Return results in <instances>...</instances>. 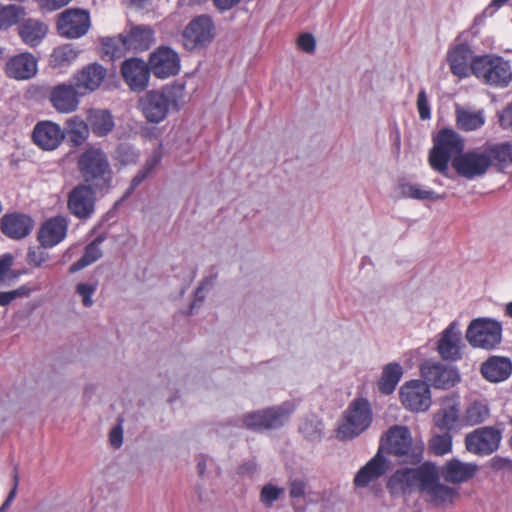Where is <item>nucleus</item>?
<instances>
[{
	"instance_id": "obj_1",
	"label": "nucleus",
	"mask_w": 512,
	"mask_h": 512,
	"mask_svg": "<svg viewBox=\"0 0 512 512\" xmlns=\"http://www.w3.org/2000/svg\"><path fill=\"white\" fill-rule=\"evenodd\" d=\"M76 164L81 183L96 188L100 193H107L113 187L114 171L101 148H86L79 154Z\"/></svg>"
},
{
	"instance_id": "obj_2",
	"label": "nucleus",
	"mask_w": 512,
	"mask_h": 512,
	"mask_svg": "<svg viewBox=\"0 0 512 512\" xmlns=\"http://www.w3.org/2000/svg\"><path fill=\"white\" fill-rule=\"evenodd\" d=\"M378 452L392 455L403 464L418 465L423 460L424 443L413 439L406 426L394 425L382 435Z\"/></svg>"
},
{
	"instance_id": "obj_3",
	"label": "nucleus",
	"mask_w": 512,
	"mask_h": 512,
	"mask_svg": "<svg viewBox=\"0 0 512 512\" xmlns=\"http://www.w3.org/2000/svg\"><path fill=\"white\" fill-rule=\"evenodd\" d=\"M182 91L180 85H167L161 90L148 91L140 98L139 108L148 122L158 124L167 117L171 108H175Z\"/></svg>"
},
{
	"instance_id": "obj_4",
	"label": "nucleus",
	"mask_w": 512,
	"mask_h": 512,
	"mask_svg": "<svg viewBox=\"0 0 512 512\" xmlns=\"http://www.w3.org/2000/svg\"><path fill=\"white\" fill-rule=\"evenodd\" d=\"M471 72L482 83L494 87H506L512 81L510 62L493 54L474 57Z\"/></svg>"
},
{
	"instance_id": "obj_5",
	"label": "nucleus",
	"mask_w": 512,
	"mask_h": 512,
	"mask_svg": "<svg viewBox=\"0 0 512 512\" xmlns=\"http://www.w3.org/2000/svg\"><path fill=\"white\" fill-rule=\"evenodd\" d=\"M463 149V140L455 131L442 129L430 151L429 164L435 171L448 176L450 159L462 154Z\"/></svg>"
},
{
	"instance_id": "obj_6",
	"label": "nucleus",
	"mask_w": 512,
	"mask_h": 512,
	"mask_svg": "<svg viewBox=\"0 0 512 512\" xmlns=\"http://www.w3.org/2000/svg\"><path fill=\"white\" fill-rule=\"evenodd\" d=\"M372 409L368 400L354 399L346 409L337 429L340 439H353L364 432L372 422Z\"/></svg>"
},
{
	"instance_id": "obj_7",
	"label": "nucleus",
	"mask_w": 512,
	"mask_h": 512,
	"mask_svg": "<svg viewBox=\"0 0 512 512\" xmlns=\"http://www.w3.org/2000/svg\"><path fill=\"white\" fill-rule=\"evenodd\" d=\"M153 30L147 26H135L128 35L119 34L104 45L115 58L122 57L127 51H145L154 42Z\"/></svg>"
},
{
	"instance_id": "obj_8",
	"label": "nucleus",
	"mask_w": 512,
	"mask_h": 512,
	"mask_svg": "<svg viewBox=\"0 0 512 512\" xmlns=\"http://www.w3.org/2000/svg\"><path fill=\"white\" fill-rule=\"evenodd\" d=\"M215 37V25L211 16L202 14L194 17L182 33L183 45L188 51L208 46Z\"/></svg>"
},
{
	"instance_id": "obj_9",
	"label": "nucleus",
	"mask_w": 512,
	"mask_h": 512,
	"mask_svg": "<svg viewBox=\"0 0 512 512\" xmlns=\"http://www.w3.org/2000/svg\"><path fill=\"white\" fill-rule=\"evenodd\" d=\"M291 413L292 410L284 405L274 406L247 413L242 422L247 429L255 431L277 429L288 421Z\"/></svg>"
},
{
	"instance_id": "obj_10",
	"label": "nucleus",
	"mask_w": 512,
	"mask_h": 512,
	"mask_svg": "<svg viewBox=\"0 0 512 512\" xmlns=\"http://www.w3.org/2000/svg\"><path fill=\"white\" fill-rule=\"evenodd\" d=\"M491 166V159L484 151L472 150L452 159V167L462 177L473 179L483 176Z\"/></svg>"
},
{
	"instance_id": "obj_11",
	"label": "nucleus",
	"mask_w": 512,
	"mask_h": 512,
	"mask_svg": "<svg viewBox=\"0 0 512 512\" xmlns=\"http://www.w3.org/2000/svg\"><path fill=\"white\" fill-rule=\"evenodd\" d=\"M420 374L424 382L438 389H449L460 380L456 369L433 360H426L420 365Z\"/></svg>"
},
{
	"instance_id": "obj_12",
	"label": "nucleus",
	"mask_w": 512,
	"mask_h": 512,
	"mask_svg": "<svg viewBox=\"0 0 512 512\" xmlns=\"http://www.w3.org/2000/svg\"><path fill=\"white\" fill-rule=\"evenodd\" d=\"M96 188L79 183L68 194L67 206L72 215L79 219L90 218L95 211Z\"/></svg>"
},
{
	"instance_id": "obj_13",
	"label": "nucleus",
	"mask_w": 512,
	"mask_h": 512,
	"mask_svg": "<svg viewBox=\"0 0 512 512\" xmlns=\"http://www.w3.org/2000/svg\"><path fill=\"white\" fill-rule=\"evenodd\" d=\"M501 322H470L466 331L468 342L478 348L492 349L501 341Z\"/></svg>"
},
{
	"instance_id": "obj_14",
	"label": "nucleus",
	"mask_w": 512,
	"mask_h": 512,
	"mask_svg": "<svg viewBox=\"0 0 512 512\" xmlns=\"http://www.w3.org/2000/svg\"><path fill=\"white\" fill-rule=\"evenodd\" d=\"M403 406L414 412L426 411L431 405L429 385L421 380H411L400 388Z\"/></svg>"
},
{
	"instance_id": "obj_15",
	"label": "nucleus",
	"mask_w": 512,
	"mask_h": 512,
	"mask_svg": "<svg viewBox=\"0 0 512 512\" xmlns=\"http://www.w3.org/2000/svg\"><path fill=\"white\" fill-rule=\"evenodd\" d=\"M90 27L88 12L81 9H67L59 15L57 29L61 36L69 39L85 35Z\"/></svg>"
},
{
	"instance_id": "obj_16",
	"label": "nucleus",
	"mask_w": 512,
	"mask_h": 512,
	"mask_svg": "<svg viewBox=\"0 0 512 512\" xmlns=\"http://www.w3.org/2000/svg\"><path fill=\"white\" fill-rule=\"evenodd\" d=\"M501 441V433L492 427H481L465 438L466 449L476 455H489L496 451Z\"/></svg>"
},
{
	"instance_id": "obj_17",
	"label": "nucleus",
	"mask_w": 512,
	"mask_h": 512,
	"mask_svg": "<svg viewBox=\"0 0 512 512\" xmlns=\"http://www.w3.org/2000/svg\"><path fill=\"white\" fill-rule=\"evenodd\" d=\"M150 71L161 79L174 76L180 69L178 54L169 47H161L155 51L149 60Z\"/></svg>"
},
{
	"instance_id": "obj_18",
	"label": "nucleus",
	"mask_w": 512,
	"mask_h": 512,
	"mask_svg": "<svg viewBox=\"0 0 512 512\" xmlns=\"http://www.w3.org/2000/svg\"><path fill=\"white\" fill-rule=\"evenodd\" d=\"M106 76V68L99 63H90L73 75L72 82L81 94L86 95L97 90Z\"/></svg>"
},
{
	"instance_id": "obj_19",
	"label": "nucleus",
	"mask_w": 512,
	"mask_h": 512,
	"mask_svg": "<svg viewBox=\"0 0 512 512\" xmlns=\"http://www.w3.org/2000/svg\"><path fill=\"white\" fill-rule=\"evenodd\" d=\"M150 72L148 64L138 58L124 61L121 67L123 78L133 91H143L147 87Z\"/></svg>"
},
{
	"instance_id": "obj_20",
	"label": "nucleus",
	"mask_w": 512,
	"mask_h": 512,
	"mask_svg": "<svg viewBox=\"0 0 512 512\" xmlns=\"http://www.w3.org/2000/svg\"><path fill=\"white\" fill-rule=\"evenodd\" d=\"M80 96L84 95L78 91L74 83H63L52 88L49 99L58 112L71 113L78 108Z\"/></svg>"
},
{
	"instance_id": "obj_21",
	"label": "nucleus",
	"mask_w": 512,
	"mask_h": 512,
	"mask_svg": "<svg viewBox=\"0 0 512 512\" xmlns=\"http://www.w3.org/2000/svg\"><path fill=\"white\" fill-rule=\"evenodd\" d=\"M478 471L475 463H464L456 458L448 460L440 469L439 477L452 484H460L471 480Z\"/></svg>"
},
{
	"instance_id": "obj_22",
	"label": "nucleus",
	"mask_w": 512,
	"mask_h": 512,
	"mask_svg": "<svg viewBox=\"0 0 512 512\" xmlns=\"http://www.w3.org/2000/svg\"><path fill=\"white\" fill-rule=\"evenodd\" d=\"M68 222L62 216H56L43 223L39 232L38 240L44 248H51L60 243L67 234Z\"/></svg>"
},
{
	"instance_id": "obj_23",
	"label": "nucleus",
	"mask_w": 512,
	"mask_h": 512,
	"mask_svg": "<svg viewBox=\"0 0 512 512\" xmlns=\"http://www.w3.org/2000/svg\"><path fill=\"white\" fill-rule=\"evenodd\" d=\"M32 137L34 143L43 150H54L64 139V133L59 125L43 121L34 127Z\"/></svg>"
},
{
	"instance_id": "obj_24",
	"label": "nucleus",
	"mask_w": 512,
	"mask_h": 512,
	"mask_svg": "<svg viewBox=\"0 0 512 512\" xmlns=\"http://www.w3.org/2000/svg\"><path fill=\"white\" fill-rule=\"evenodd\" d=\"M8 77L16 80H27L37 73V60L30 53H21L11 57L5 66Z\"/></svg>"
},
{
	"instance_id": "obj_25",
	"label": "nucleus",
	"mask_w": 512,
	"mask_h": 512,
	"mask_svg": "<svg viewBox=\"0 0 512 512\" xmlns=\"http://www.w3.org/2000/svg\"><path fill=\"white\" fill-rule=\"evenodd\" d=\"M389 468V461L377 451L375 456L369 460L355 475L354 485L366 487L370 482L382 477Z\"/></svg>"
},
{
	"instance_id": "obj_26",
	"label": "nucleus",
	"mask_w": 512,
	"mask_h": 512,
	"mask_svg": "<svg viewBox=\"0 0 512 512\" xmlns=\"http://www.w3.org/2000/svg\"><path fill=\"white\" fill-rule=\"evenodd\" d=\"M461 344V332L456 328V323L451 322L438 342V352L444 359L456 361L462 356Z\"/></svg>"
},
{
	"instance_id": "obj_27",
	"label": "nucleus",
	"mask_w": 512,
	"mask_h": 512,
	"mask_svg": "<svg viewBox=\"0 0 512 512\" xmlns=\"http://www.w3.org/2000/svg\"><path fill=\"white\" fill-rule=\"evenodd\" d=\"M33 220L24 214H9L1 218V231L12 239H22L30 234Z\"/></svg>"
},
{
	"instance_id": "obj_28",
	"label": "nucleus",
	"mask_w": 512,
	"mask_h": 512,
	"mask_svg": "<svg viewBox=\"0 0 512 512\" xmlns=\"http://www.w3.org/2000/svg\"><path fill=\"white\" fill-rule=\"evenodd\" d=\"M434 424L442 431L450 432L458 427L459 400L458 397H448L443 407L434 415Z\"/></svg>"
},
{
	"instance_id": "obj_29",
	"label": "nucleus",
	"mask_w": 512,
	"mask_h": 512,
	"mask_svg": "<svg viewBox=\"0 0 512 512\" xmlns=\"http://www.w3.org/2000/svg\"><path fill=\"white\" fill-rule=\"evenodd\" d=\"M481 373L490 382H501L512 374V362L507 357L491 356L481 365Z\"/></svg>"
},
{
	"instance_id": "obj_30",
	"label": "nucleus",
	"mask_w": 512,
	"mask_h": 512,
	"mask_svg": "<svg viewBox=\"0 0 512 512\" xmlns=\"http://www.w3.org/2000/svg\"><path fill=\"white\" fill-rule=\"evenodd\" d=\"M473 59L472 51L467 45H457L448 55L451 72L460 78L468 76Z\"/></svg>"
},
{
	"instance_id": "obj_31",
	"label": "nucleus",
	"mask_w": 512,
	"mask_h": 512,
	"mask_svg": "<svg viewBox=\"0 0 512 512\" xmlns=\"http://www.w3.org/2000/svg\"><path fill=\"white\" fill-rule=\"evenodd\" d=\"M411 468L397 469L387 481V489L392 495H411L415 493Z\"/></svg>"
},
{
	"instance_id": "obj_32",
	"label": "nucleus",
	"mask_w": 512,
	"mask_h": 512,
	"mask_svg": "<svg viewBox=\"0 0 512 512\" xmlns=\"http://www.w3.org/2000/svg\"><path fill=\"white\" fill-rule=\"evenodd\" d=\"M411 469L413 471L415 492L426 494L432 484L439 480V468L433 462L426 461Z\"/></svg>"
},
{
	"instance_id": "obj_33",
	"label": "nucleus",
	"mask_w": 512,
	"mask_h": 512,
	"mask_svg": "<svg viewBox=\"0 0 512 512\" xmlns=\"http://www.w3.org/2000/svg\"><path fill=\"white\" fill-rule=\"evenodd\" d=\"M88 123L93 134L98 137H103L109 134L115 125L111 113L107 110L101 109L90 110Z\"/></svg>"
},
{
	"instance_id": "obj_34",
	"label": "nucleus",
	"mask_w": 512,
	"mask_h": 512,
	"mask_svg": "<svg viewBox=\"0 0 512 512\" xmlns=\"http://www.w3.org/2000/svg\"><path fill=\"white\" fill-rule=\"evenodd\" d=\"M402 376L403 369L399 363H388L383 367L381 377L378 380L379 391L385 395L393 393Z\"/></svg>"
},
{
	"instance_id": "obj_35",
	"label": "nucleus",
	"mask_w": 512,
	"mask_h": 512,
	"mask_svg": "<svg viewBox=\"0 0 512 512\" xmlns=\"http://www.w3.org/2000/svg\"><path fill=\"white\" fill-rule=\"evenodd\" d=\"M47 26L40 21L29 19L19 27V34L22 40L30 45H37L46 35Z\"/></svg>"
},
{
	"instance_id": "obj_36",
	"label": "nucleus",
	"mask_w": 512,
	"mask_h": 512,
	"mask_svg": "<svg viewBox=\"0 0 512 512\" xmlns=\"http://www.w3.org/2000/svg\"><path fill=\"white\" fill-rule=\"evenodd\" d=\"M486 152L491 159V165L501 170L512 165V144L508 142L491 144L486 146Z\"/></svg>"
},
{
	"instance_id": "obj_37",
	"label": "nucleus",
	"mask_w": 512,
	"mask_h": 512,
	"mask_svg": "<svg viewBox=\"0 0 512 512\" xmlns=\"http://www.w3.org/2000/svg\"><path fill=\"white\" fill-rule=\"evenodd\" d=\"M456 121L461 130L474 131L485 123L483 111H470L463 108L456 109Z\"/></svg>"
},
{
	"instance_id": "obj_38",
	"label": "nucleus",
	"mask_w": 512,
	"mask_h": 512,
	"mask_svg": "<svg viewBox=\"0 0 512 512\" xmlns=\"http://www.w3.org/2000/svg\"><path fill=\"white\" fill-rule=\"evenodd\" d=\"M77 51L72 44H64L56 47L50 55L49 64L53 68H63L71 65L78 57Z\"/></svg>"
},
{
	"instance_id": "obj_39",
	"label": "nucleus",
	"mask_w": 512,
	"mask_h": 512,
	"mask_svg": "<svg viewBox=\"0 0 512 512\" xmlns=\"http://www.w3.org/2000/svg\"><path fill=\"white\" fill-rule=\"evenodd\" d=\"M426 495L429 496L430 501L433 504L439 506L452 503L453 500L458 496V492L456 489L440 483L439 479L432 484V486L426 492Z\"/></svg>"
},
{
	"instance_id": "obj_40",
	"label": "nucleus",
	"mask_w": 512,
	"mask_h": 512,
	"mask_svg": "<svg viewBox=\"0 0 512 512\" xmlns=\"http://www.w3.org/2000/svg\"><path fill=\"white\" fill-rule=\"evenodd\" d=\"M399 190L403 197L416 200H438L443 198L432 190L424 189L421 185L410 182L400 183Z\"/></svg>"
},
{
	"instance_id": "obj_41",
	"label": "nucleus",
	"mask_w": 512,
	"mask_h": 512,
	"mask_svg": "<svg viewBox=\"0 0 512 512\" xmlns=\"http://www.w3.org/2000/svg\"><path fill=\"white\" fill-rule=\"evenodd\" d=\"M100 238H96L85 248L83 256L69 267V272L75 273L94 263L102 257V250L99 247Z\"/></svg>"
},
{
	"instance_id": "obj_42",
	"label": "nucleus",
	"mask_w": 512,
	"mask_h": 512,
	"mask_svg": "<svg viewBox=\"0 0 512 512\" xmlns=\"http://www.w3.org/2000/svg\"><path fill=\"white\" fill-rule=\"evenodd\" d=\"M488 415L489 409L487 405L481 402H473L465 411L464 421L467 425H476L483 422Z\"/></svg>"
},
{
	"instance_id": "obj_43",
	"label": "nucleus",
	"mask_w": 512,
	"mask_h": 512,
	"mask_svg": "<svg viewBox=\"0 0 512 512\" xmlns=\"http://www.w3.org/2000/svg\"><path fill=\"white\" fill-rule=\"evenodd\" d=\"M68 131L71 134V140L76 144H81L89 135V123L86 124L78 117L68 119Z\"/></svg>"
},
{
	"instance_id": "obj_44",
	"label": "nucleus",
	"mask_w": 512,
	"mask_h": 512,
	"mask_svg": "<svg viewBox=\"0 0 512 512\" xmlns=\"http://www.w3.org/2000/svg\"><path fill=\"white\" fill-rule=\"evenodd\" d=\"M430 451L437 455L443 456L452 450V436L450 432L433 436L429 441Z\"/></svg>"
},
{
	"instance_id": "obj_45",
	"label": "nucleus",
	"mask_w": 512,
	"mask_h": 512,
	"mask_svg": "<svg viewBox=\"0 0 512 512\" xmlns=\"http://www.w3.org/2000/svg\"><path fill=\"white\" fill-rule=\"evenodd\" d=\"M214 282V276L207 277L201 282L200 286L195 291L194 300L191 302L186 315L194 314V310L202 304L204 298L206 297V292L214 285Z\"/></svg>"
},
{
	"instance_id": "obj_46",
	"label": "nucleus",
	"mask_w": 512,
	"mask_h": 512,
	"mask_svg": "<svg viewBox=\"0 0 512 512\" xmlns=\"http://www.w3.org/2000/svg\"><path fill=\"white\" fill-rule=\"evenodd\" d=\"M22 15L23 10L21 7L16 5H9L4 7L0 12V25L9 27L17 23Z\"/></svg>"
},
{
	"instance_id": "obj_47",
	"label": "nucleus",
	"mask_w": 512,
	"mask_h": 512,
	"mask_svg": "<svg viewBox=\"0 0 512 512\" xmlns=\"http://www.w3.org/2000/svg\"><path fill=\"white\" fill-rule=\"evenodd\" d=\"M283 492L284 488H278L272 484H266L261 489L260 501L266 507H270L276 500H278Z\"/></svg>"
},
{
	"instance_id": "obj_48",
	"label": "nucleus",
	"mask_w": 512,
	"mask_h": 512,
	"mask_svg": "<svg viewBox=\"0 0 512 512\" xmlns=\"http://www.w3.org/2000/svg\"><path fill=\"white\" fill-rule=\"evenodd\" d=\"M97 288L96 284L79 283L76 286V292L81 297L84 306L89 307L93 304L92 295Z\"/></svg>"
},
{
	"instance_id": "obj_49",
	"label": "nucleus",
	"mask_w": 512,
	"mask_h": 512,
	"mask_svg": "<svg viewBox=\"0 0 512 512\" xmlns=\"http://www.w3.org/2000/svg\"><path fill=\"white\" fill-rule=\"evenodd\" d=\"M49 258V254L41 247L31 248L27 254V262L33 267H40Z\"/></svg>"
},
{
	"instance_id": "obj_50",
	"label": "nucleus",
	"mask_w": 512,
	"mask_h": 512,
	"mask_svg": "<svg viewBox=\"0 0 512 512\" xmlns=\"http://www.w3.org/2000/svg\"><path fill=\"white\" fill-rule=\"evenodd\" d=\"M30 292V289L26 286H21L18 289L7 291V292H0V305L5 306L11 303L13 300H15L18 297L27 296Z\"/></svg>"
},
{
	"instance_id": "obj_51",
	"label": "nucleus",
	"mask_w": 512,
	"mask_h": 512,
	"mask_svg": "<svg viewBox=\"0 0 512 512\" xmlns=\"http://www.w3.org/2000/svg\"><path fill=\"white\" fill-rule=\"evenodd\" d=\"M417 110L422 120L430 119L431 111L428 103L426 91L421 89L417 96Z\"/></svg>"
},
{
	"instance_id": "obj_52",
	"label": "nucleus",
	"mask_w": 512,
	"mask_h": 512,
	"mask_svg": "<svg viewBox=\"0 0 512 512\" xmlns=\"http://www.w3.org/2000/svg\"><path fill=\"white\" fill-rule=\"evenodd\" d=\"M306 490V483L301 479H295L289 483V494L291 498L304 497Z\"/></svg>"
},
{
	"instance_id": "obj_53",
	"label": "nucleus",
	"mask_w": 512,
	"mask_h": 512,
	"mask_svg": "<svg viewBox=\"0 0 512 512\" xmlns=\"http://www.w3.org/2000/svg\"><path fill=\"white\" fill-rule=\"evenodd\" d=\"M299 47L306 53H312L315 50L316 41L311 34H302L298 38Z\"/></svg>"
},
{
	"instance_id": "obj_54",
	"label": "nucleus",
	"mask_w": 512,
	"mask_h": 512,
	"mask_svg": "<svg viewBox=\"0 0 512 512\" xmlns=\"http://www.w3.org/2000/svg\"><path fill=\"white\" fill-rule=\"evenodd\" d=\"M109 441L115 448H119L122 445L123 431L120 423L111 430L109 434Z\"/></svg>"
},
{
	"instance_id": "obj_55",
	"label": "nucleus",
	"mask_w": 512,
	"mask_h": 512,
	"mask_svg": "<svg viewBox=\"0 0 512 512\" xmlns=\"http://www.w3.org/2000/svg\"><path fill=\"white\" fill-rule=\"evenodd\" d=\"M148 173L141 169L131 180L130 187L125 192L124 197H128L133 191L148 177Z\"/></svg>"
},
{
	"instance_id": "obj_56",
	"label": "nucleus",
	"mask_w": 512,
	"mask_h": 512,
	"mask_svg": "<svg viewBox=\"0 0 512 512\" xmlns=\"http://www.w3.org/2000/svg\"><path fill=\"white\" fill-rule=\"evenodd\" d=\"M162 158V154L159 150L153 152V154L146 160L142 169L146 171V173L150 174L151 171L160 163Z\"/></svg>"
},
{
	"instance_id": "obj_57",
	"label": "nucleus",
	"mask_w": 512,
	"mask_h": 512,
	"mask_svg": "<svg viewBox=\"0 0 512 512\" xmlns=\"http://www.w3.org/2000/svg\"><path fill=\"white\" fill-rule=\"evenodd\" d=\"M500 125L505 128L512 129V104L505 108L499 117Z\"/></svg>"
},
{
	"instance_id": "obj_58",
	"label": "nucleus",
	"mask_w": 512,
	"mask_h": 512,
	"mask_svg": "<svg viewBox=\"0 0 512 512\" xmlns=\"http://www.w3.org/2000/svg\"><path fill=\"white\" fill-rule=\"evenodd\" d=\"M70 1L71 0H40L41 6L50 11L60 9L67 5Z\"/></svg>"
},
{
	"instance_id": "obj_59",
	"label": "nucleus",
	"mask_w": 512,
	"mask_h": 512,
	"mask_svg": "<svg viewBox=\"0 0 512 512\" xmlns=\"http://www.w3.org/2000/svg\"><path fill=\"white\" fill-rule=\"evenodd\" d=\"M240 0H213L215 6L220 10H229Z\"/></svg>"
},
{
	"instance_id": "obj_60",
	"label": "nucleus",
	"mask_w": 512,
	"mask_h": 512,
	"mask_svg": "<svg viewBox=\"0 0 512 512\" xmlns=\"http://www.w3.org/2000/svg\"><path fill=\"white\" fill-rule=\"evenodd\" d=\"M17 485H18V476L15 475L14 487L12 488V490L9 493V495L7 496V498H6L5 502L3 503L1 509H4L5 507L9 506L10 503L14 500V498L16 496V492H17Z\"/></svg>"
},
{
	"instance_id": "obj_61",
	"label": "nucleus",
	"mask_w": 512,
	"mask_h": 512,
	"mask_svg": "<svg viewBox=\"0 0 512 512\" xmlns=\"http://www.w3.org/2000/svg\"><path fill=\"white\" fill-rule=\"evenodd\" d=\"M10 266H11L10 258L0 259V278H2L8 272Z\"/></svg>"
},
{
	"instance_id": "obj_62",
	"label": "nucleus",
	"mask_w": 512,
	"mask_h": 512,
	"mask_svg": "<svg viewBox=\"0 0 512 512\" xmlns=\"http://www.w3.org/2000/svg\"><path fill=\"white\" fill-rule=\"evenodd\" d=\"M255 469H256V467L254 464L247 463V464L240 466L239 473L240 474L253 473L255 471Z\"/></svg>"
},
{
	"instance_id": "obj_63",
	"label": "nucleus",
	"mask_w": 512,
	"mask_h": 512,
	"mask_svg": "<svg viewBox=\"0 0 512 512\" xmlns=\"http://www.w3.org/2000/svg\"><path fill=\"white\" fill-rule=\"evenodd\" d=\"M197 469H198V473L199 475H203L205 473V470H206V463H205V460L204 459H200L197 463Z\"/></svg>"
},
{
	"instance_id": "obj_64",
	"label": "nucleus",
	"mask_w": 512,
	"mask_h": 512,
	"mask_svg": "<svg viewBox=\"0 0 512 512\" xmlns=\"http://www.w3.org/2000/svg\"><path fill=\"white\" fill-rule=\"evenodd\" d=\"M504 315L506 317L512 318V301L508 302L507 304H505V306H504Z\"/></svg>"
}]
</instances>
